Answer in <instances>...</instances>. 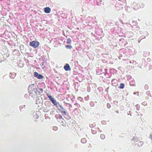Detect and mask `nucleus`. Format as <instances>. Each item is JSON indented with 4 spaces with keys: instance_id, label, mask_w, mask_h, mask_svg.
I'll use <instances>...</instances> for the list:
<instances>
[{
    "instance_id": "obj_1",
    "label": "nucleus",
    "mask_w": 152,
    "mask_h": 152,
    "mask_svg": "<svg viewBox=\"0 0 152 152\" xmlns=\"http://www.w3.org/2000/svg\"><path fill=\"white\" fill-rule=\"evenodd\" d=\"M39 45V43L37 41H33L30 43L29 45L30 46L34 48H37Z\"/></svg>"
},
{
    "instance_id": "obj_2",
    "label": "nucleus",
    "mask_w": 152,
    "mask_h": 152,
    "mask_svg": "<svg viewBox=\"0 0 152 152\" xmlns=\"http://www.w3.org/2000/svg\"><path fill=\"white\" fill-rule=\"evenodd\" d=\"M134 142V144L138 146H140L142 145L143 143L140 141V140L137 138H135L133 139Z\"/></svg>"
},
{
    "instance_id": "obj_3",
    "label": "nucleus",
    "mask_w": 152,
    "mask_h": 152,
    "mask_svg": "<svg viewBox=\"0 0 152 152\" xmlns=\"http://www.w3.org/2000/svg\"><path fill=\"white\" fill-rule=\"evenodd\" d=\"M58 110L61 111V113H62V114H66V112L63 107L61 105H59Z\"/></svg>"
},
{
    "instance_id": "obj_4",
    "label": "nucleus",
    "mask_w": 152,
    "mask_h": 152,
    "mask_svg": "<svg viewBox=\"0 0 152 152\" xmlns=\"http://www.w3.org/2000/svg\"><path fill=\"white\" fill-rule=\"evenodd\" d=\"M47 96L48 97L50 101L53 103L55 105H56L57 103L56 100H54V99L52 97V96L50 95H49L48 94H47Z\"/></svg>"
},
{
    "instance_id": "obj_5",
    "label": "nucleus",
    "mask_w": 152,
    "mask_h": 152,
    "mask_svg": "<svg viewBox=\"0 0 152 152\" xmlns=\"http://www.w3.org/2000/svg\"><path fill=\"white\" fill-rule=\"evenodd\" d=\"M34 77H37L38 79H42L43 77V76L39 74L37 72H34Z\"/></svg>"
},
{
    "instance_id": "obj_6",
    "label": "nucleus",
    "mask_w": 152,
    "mask_h": 152,
    "mask_svg": "<svg viewBox=\"0 0 152 152\" xmlns=\"http://www.w3.org/2000/svg\"><path fill=\"white\" fill-rule=\"evenodd\" d=\"M64 69L66 71H70L71 68L68 64H66L64 66Z\"/></svg>"
},
{
    "instance_id": "obj_7",
    "label": "nucleus",
    "mask_w": 152,
    "mask_h": 152,
    "mask_svg": "<svg viewBox=\"0 0 152 152\" xmlns=\"http://www.w3.org/2000/svg\"><path fill=\"white\" fill-rule=\"evenodd\" d=\"M44 11L45 13H49L50 12L51 9L49 7H46L45 8Z\"/></svg>"
},
{
    "instance_id": "obj_8",
    "label": "nucleus",
    "mask_w": 152,
    "mask_h": 152,
    "mask_svg": "<svg viewBox=\"0 0 152 152\" xmlns=\"http://www.w3.org/2000/svg\"><path fill=\"white\" fill-rule=\"evenodd\" d=\"M124 84L123 83H121L120 84V86L119 87V88L121 89H123L124 88Z\"/></svg>"
},
{
    "instance_id": "obj_9",
    "label": "nucleus",
    "mask_w": 152,
    "mask_h": 152,
    "mask_svg": "<svg viewBox=\"0 0 152 152\" xmlns=\"http://www.w3.org/2000/svg\"><path fill=\"white\" fill-rule=\"evenodd\" d=\"M71 42V40L70 38H68L67 40V43L69 44H70Z\"/></svg>"
},
{
    "instance_id": "obj_10",
    "label": "nucleus",
    "mask_w": 152,
    "mask_h": 152,
    "mask_svg": "<svg viewBox=\"0 0 152 152\" xmlns=\"http://www.w3.org/2000/svg\"><path fill=\"white\" fill-rule=\"evenodd\" d=\"M65 47L67 49H71L72 46L71 45H67L65 46Z\"/></svg>"
},
{
    "instance_id": "obj_11",
    "label": "nucleus",
    "mask_w": 152,
    "mask_h": 152,
    "mask_svg": "<svg viewBox=\"0 0 152 152\" xmlns=\"http://www.w3.org/2000/svg\"><path fill=\"white\" fill-rule=\"evenodd\" d=\"M81 141L83 143H85L86 142V140L85 138H83L81 139Z\"/></svg>"
},
{
    "instance_id": "obj_12",
    "label": "nucleus",
    "mask_w": 152,
    "mask_h": 152,
    "mask_svg": "<svg viewBox=\"0 0 152 152\" xmlns=\"http://www.w3.org/2000/svg\"><path fill=\"white\" fill-rule=\"evenodd\" d=\"M100 137L102 139H104L105 138V136L104 134H101L100 135Z\"/></svg>"
},
{
    "instance_id": "obj_13",
    "label": "nucleus",
    "mask_w": 152,
    "mask_h": 152,
    "mask_svg": "<svg viewBox=\"0 0 152 152\" xmlns=\"http://www.w3.org/2000/svg\"><path fill=\"white\" fill-rule=\"evenodd\" d=\"M53 129L54 131H56L58 129V128L56 126H54L53 127Z\"/></svg>"
},
{
    "instance_id": "obj_14",
    "label": "nucleus",
    "mask_w": 152,
    "mask_h": 152,
    "mask_svg": "<svg viewBox=\"0 0 152 152\" xmlns=\"http://www.w3.org/2000/svg\"><path fill=\"white\" fill-rule=\"evenodd\" d=\"M107 107L108 108H110V107H111V105H110V104H109V103H107Z\"/></svg>"
},
{
    "instance_id": "obj_15",
    "label": "nucleus",
    "mask_w": 152,
    "mask_h": 152,
    "mask_svg": "<svg viewBox=\"0 0 152 152\" xmlns=\"http://www.w3.org/2000/svg\"><path fill=\"white\" fill-rule=\"evenodd\" d=\"M35 117H36V118H39V116L36 113L35 114Z\"/></svg>"
},
{
    "instance_id": "obj_16",
    "label": "nucleus",
    "mask_w": 152,
    "mask_h": 152,
    "mask_svg": "<svg viewBox=\"0 0 152 152\" xmlns=\"http://www.w3.org/2000/svg\"><path fill=\"white\" fill-rule=\"evenodd\" d=\"M31 88V86H29V87H28V89H29V90H30L29 91H30V92H31V91H32V93H33L32 92L33 91H31V90H31V89H30V88Z\"/></svg>"
},
{
    "instance_id": "obj_17",
    "label": "nucleus",
    "mask_w": 152,
    "mask_h": 152,
    "mask_svg": "<svg viewBox=\"0 0 152 152\" xmlns=\"http://www.w3.org/2000/svg\"><path fill=\"white\" fill-rule=\"evenodd\" d=\"M150 138L152 140V134L150 135Z\"/></svg>"
},
{
    "instance_id": "obj_18",
    "label": "nucleus",
    "mask_w": 152,
    "mask_h": 152,
    "mask_svg": "<svg viewBox=\"0 0 152 152\" xmlns=\"http://www.w3.org/2000/svg\"><path fill=\"white\" fill-rule=\"evenodd\" d=\"M33 91H35V92L36 91H37V89L36 88H33Z\"/></svg>"
},
{
    "instance_id": "obj_19",
    "label": "nucleus",
    "mask_w": 152,
    "mask_h": 152,
    "mask_svg": "<svg viewBox=\"0 0 152 152\" xmlns=\"http://www.w3.org/2000/svg\"><path fill=\"white\" fill-rule=\"evenodd\" d=\"M59 118L60 119H62V116L61 115H59Z\"/></svg>"
}]
</instances>
